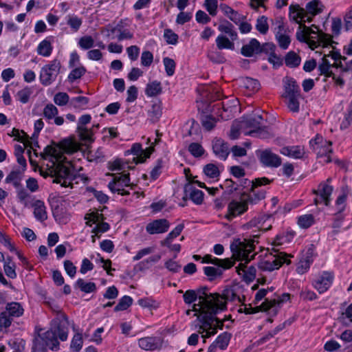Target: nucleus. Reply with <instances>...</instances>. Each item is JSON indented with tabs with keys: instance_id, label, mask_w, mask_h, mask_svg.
I'll return each mask as SVG.
<instances>
[{
	"instance_id": "60",
	"label": "nucleus",
	"mask_w": 352,
	"mask_h": 352,
	"mask_svg": "<svg viewBox=\"0 0 352 352\" xmlns=\"http://www.w3.org/2000/svg\"><path fill=\"white\" fill-rule=\"evenodd\" d=\"M163 63L166 75L168 76H172L175 74L176 67V63L175 60L169 57H164L163 58Z\"/></svg>"
},
{
	"instance_id": "37",
	"label": "nucleus",
	"mask_w": 352,
	"mask_h": 352,
	"mask_svg": "<svg viewBox=\"0 0 352 352\" xmlns=\"http://www.w3.org/2000/svg\"><path fill=\"white\" fill-rule=\"evenodd\" d=\"M333 41L331 35L325 34L322 32H318L316 41H312V49L317 47L318 45L327 47L331 45Z\"/></svg>"
},
{
	"instance_id": "47",
	"label": "nucleus",
	"mask_w": 352,
	"mask_h": 352,
	"mask_svg": "<svg viewBox=\"0 0 352 352\" xmlns=\"http://www.w3.org/2000/svg\"><path fill=\"white\" fill-rule=\"evenodd\" d=\"M230 338V333L228 332H223L217 338L214 342L215 344L218 346V348H219L221 350H224L227 348Z\"/></svg>"
},
{
	"instance_id": "36",
	"label": "nucleus",
	"mask_w": 352,
	"mask_h": 352,
	"mask_svg": "<svg viewBox=\"0 0 352 352\" xmlns=\"http://www.w3.org/2000/svg\"><path fill=\"white\" fill-rule=\"evenodd\" d=\"M234 41H232L230 38H229L223 34H219L215 40L217 47L220 50L224 49L234 50Z\"/></svg>"
},
{
	"instance_id": "13",
	"label": "nucleus",
	"mask_w": 352,
	"mask_h": 352,
	"mask_svg": "<svg viewBox=\"0 0 352 352\" xmlns=\"http://www.w3.org/2000/svg\"><path fill=\"white\" fill-rule=\"evenodd\" d=\"M130 186L129 174H123L115 176L113 179L108 184L109 188L113 192H117L121 195H129V191L126 187Z\"/></svg>"
},
{
	"instance_id": "55",
	"label": "nucleus",
	"mask_w": 352,
	"mask_h": 352,
	"mask_svg": "<svg viewBox=\"0 0 352 352\" xmlns=\"http://www.w3.org/2000/svg\"><path fill=\"white\" fill-rule=\"evenodd\" d=\"M60 148L67 153H73L78 151L77 144L71 140H64L60 142Z\"/></svg>"
},
{
	"instance_id": "39",
	"label": "nucleus",
	"mask_w": 352,
	"mask_h": 352,
	"mask_svg": "<svg viewBox=\"0 0 352 352\" xmlns=\"http://www.w3.org/2000/svg\"><path fill=\"white\" fill-rule=\"evenodd\" d=\"M162 91V84L157 80L148 82L145 89V94L148 97H155Z\"/></svg>"
},
{
	"instance_id": "38",
	"label": "nucleus",
	"mask_w": 352,
	"mask_h": 352,
	"mask_svg": "<svg viewBox=\"0 0 352 352\" xmlns=\"http://www.w3.org/2000/svg\"><path fill=\"white\" fill-rule=\"evenodd\" d=\"M219 8L223 14L226 15L234 23L238 24L241 21V14H239L236 11L233 10L229 6L225 3H221L219 5Z\"/></svg>"
},
{
	"instance_id": "8",
	"label": "nucleus",
	"mask_w": 352,
	"mask_h": 352,
	"mask_svg": "<svg viewBox=\"0 0 352 352\" xmlns=\"http://www.w3.org/2000/svg\"><path fill=\"white\" fill-rule=\"evenodd\" d=\"M61 68L60 62L54 59L48 64L45 65L41 69L39 80L43 86L52 85L56 79Z\"/></svg>"
},
{
	"instance_id": "15",
	"label": "nucleus",
	"mask_w": 352,
	"mask_h": 352,
	"mask_svg": "<svg viewBox=\"0 0 352 352\" xmlns=\"http://www.w3.org/2000/svg\"><path fill=\"white\" fill-rule=\"evenodd\" d=\"M256 155L261 163L266 167L277 168L282 163L281 158L270 149L259 151Z\"/></svg>"
},
{
	"instance_id": "3",
	"label": "nucleus",
	"mask_w": 352,
	"mask_h": 352,
	"mask_svg": "<svg viewBox=\"0 0 352 352\" xmlns=\"http://www.w3.org/2000/svg\"><path fill=\"white\" fill-rule=\"evenodd\" d=\"M258 236L254 235V239H234L230 244L232 257L235 260L245 261V263L254 259L256 255L254 252L255 243H258L255 238H257Z\"/></svg>"
},
{
	"instance_id": "46",
	"label": "nucleus",
	"mask_w": 352,
	"mask_h": 352,
	"mask_svg": "<svg viewBox=\"0 0 352 352\" xmlns=\"http://www.w3.org/2000/svg\"><path fill=\"white\" fill-rule=\"evenodd\" d=\"M16 265L12 261L11 257L8 256L7 257L4 265H3V270L7 276H8L10 278H15L16 277V273L15 271Z\"/></svg>"
},
{
	"instance_id": "26",
	"label": "nucleus",
	"mask_w": 352,
	"mask_h": 352,
	"mask_svg": "<svg viewBox=\"0 0 352 352\" xmlns=\"http://www.w3.org/2000/svg\"><path fill=\"white\" fill-rule=\"evenodd\" d=\"M295 234L296 233L293 230H285L280 232L274 238L272 243V248L278 249V247L285 243H290L293 240Z\"/></svg>"
},
{
	"instance_id": "24",
	"label": "nucleus",
	"mask_w": 352,
	"mask_h": 352,
	"mask_svg": "<svg viewBox=\"0 0 352 352\" xmlns=\"http://www.w3.org/2000/svg\"><path fill=\"white\" fill-rule=\"evenodd\" d=\"M277 28L276 30V38L278 41L279 46L284 50L288 48L291 40L288 35L283 33L284 31V25L281 21H277L276 22Z\"/></svg>"
},
{
	"instance_id": "58",
	"label": "nucleus",
	"mask_w": 352,
	"mask_h": 352,
	"mask_svg": "<svg viewBox=\"0 0 352 352\" xmlns=\"http://www.w3.org/2000/svg\"><path fill=\"white\" fill-rule=\"evenodd\" d=\"M256 29L262 34H266L269 30L267 17L261 16L256 20Z\"/></svg>"
},
{
	"instance_id": "21",
	"label": "nucleus",
	"mask_w": 352,
	"mask_h": 352,
	"mask_svg": "<svg viewBox=\"0 0 352 352\" xmlns=\"http://www.w3.org/2000/svg\"><path fill=\"white\" fill-rule=\"evenodd\" d=\"M138 346L146 351H155L161 348L162 342L160 338L147 336L140 338L138 341Z\"/></svg>"
},
{
	"instance_id": "20",
	"label": "nucleus",
	"mask_w": 352,
	"mask_h": 352,
	"mask_svg": "<svg viewBox=\"0 0 352 352\" xmlns=\"http://www.w3.org/2000/svg\"><path fill=\"white\" fill-rule=\"evenodd\" d=\"M58 110L53 104H47L43 110V115L45 119L50 123L54 120V123L57 126H60L64 123V118L62 116H58Z\"/></svg>"
},
{
	"instance_id": "5",
	"label": "nucleus",
	"mask_w": 352,
	"mask_h": 352,
	"mask_svg": "<svg viewBox=\"0 0 352 352\" xmlns=\"http://www.w3.org/2000/svg\"><path fill=\"white\" fill-rule=\"evenodd\" d=\"M51 175L52 177H54V183L60 184L64 187L70 185L75 177L74 170L71 163L60 160L54 162V168L51 170Z\"/></svg>"
},
{
	"instance_id": "18",
	"label": "nucleus",
	"mask_w": 352,
	"mask_h": 352,
	"mask_svg": "<svg viewBox=\"0 0 352 352\" xmlns=\"http://www.w3.org/2000/svg\"><path fill=\"white\" fill-rule=\"evenodd\" d=\"M184 196L183 199L184 200L189 199L197 205L202 204L204 201V192L194 187L192 184L188 183L184 186Z\"/></svg>"
},
{
	"instance_id": "17",
	"label": "nucleus",
	"mask_w": 352,
	"mask_h": 352,
	"mask_svg": "<svg viewBox=\"0 0 352 352\" xmlns=\"http://www.w3.org/2000/svg\"><path fill=\"white\" fill-rule=\"evenodd\" d=\"M170 225L167 219H159L148 223L146 226V230L150 234H162L168 230Z\"/></svg>"
},
{
	"instance_id": "53",
	"label": "nucleus",
	"mask_w": 352,
	"mask_h": 352,
	"mask_svg": "<svg viewBox=\"0 0 352 352\" xmlns=\"http://www.w3.org/2000/svg\"><path fill=\"white\" fill-rule=\"evenodd\" d=\"M83 344L82 336L80 333H76L72 338L70 349L73 352H78L81 350Z\"/></svg>"
},
{
	"instance_id": "57",
	"label": "nucleus",
	"mask_w": 352,
	"mask_h": 352,
	"mask_svg": "<svg viewBox=\"0 0 352 352\" xmlns=\"http://www.w3.org/2000/svg\"><path fill=\"white\" fill-rule=\"evenodd\" d=\"M300 96H289L285 98L287 100V106L289 111L293 113H298L300 110V103L298 99Z\"/></svg>"
},
{
	"instance_id": "25",
	"label": "nucleus",
	"mask_w": 352,
	"mask_h": 352,
	"mask_svg": "<svg viewBox=\"0 0 352 352\" xmlns=\"http://www.w3.org/2000/svg\"><path fill=\"white\" fill-rule=\"evenodd\" d=\"M241 53L245 57H251L254 54L261 53V44L256 38H252L250 42L244 45Z\"/></svg>"
},
{
	"instance_id": "52",
	"label": "nucleus",
	"mask_w": 352,
	"mask_h": 352,
	"mask_svg": "<svg viewBox=\"0 0 352 352\" xmlns=\"http://www.w3.org/2000/svg\"><path fill=\"white\" fill-rule=\"evenodd\" d=\"M87 72L86 68L80 65L74 68L68 75V80L71 82H74L76 80L80 78Z\"/></svg>"
},
{
	"instance_id": "28",
	"label": "nucleus",
	"mask_w": 352,
	"mask_h": 352,
	"mask_svg": "<svg viewBox=\"0 0 352 352\" xmlns=\"http://www.w3.org/2000/svg\"><path fill=\"white\" fill-rule=\"evenodd\" d=\"M237 272L239 275L243 276V280L248 283L252 282L256 277V270L252 265L248 267L241 263L237 267Z\"/></svg>"
},
{
	"instance_id": "23",
	"label": "nucleus",
	"mask_w": 352,
	"mask_h": 352,
	"mask_svg": "<svg viewBox=\"0 0 352 352\" xmlns=\"http://www.w3.org/2000/svg\"><path fill=\"white\" fill-rule=\"evenodd\" d=\"M202 263H211L223 270L230 269L234 265V261L227 258L224 259L212 257L210 254H206L202 257Z\"/></svg>"
},
{
	"instance_id": "50",
	"label": "nucleus",
	"mask_w": 352,
	"mask_h": 352,
	"mask_svg": "<svg viewBox=\"0 0 352 352\" xmlns=\"http://www.w3.org/2000/svg\"><path fill=\"white\" fill-rule=\"evenodd\" d=\"M133 303V299L129 296H124L120 300L117 305L114 307L115 311H124L127 309Z\"/></svg>"
},
{
	"instance_id": "33",
	"label": "nucleus",
	"mask_w": 352,
	"mask_h": 352,
	"mask_svg": "<svg viewBox=\"0 0 352 352\" xmlns=\"http://www.w3.org/2000/svg\"><path fill=\"white\" fill-rule=\"evenodd\" d=\"M52 37H47L42 41L37 47V53L44 57L50 56L53 50L52 45Z\"/></svg>"
},
{
	"instance_id": "19",
	"label": "nucleus",
	"mask_w": 352,
	"mask_h": 352,
	"mask_svg": "<svg viewBox=\"0 0 352 352\" xmlns=\"http://www.w3.org/2000/svg\"><path fill=\"white\" fill-rule=\"evenodd\" d=\"M212 151L215 156L221 160H226L230 152L228 144L221 138L213 140Z\"/></svg>"
},
{
	"instance_id": "62",
	"label": "nucleus",
	"mask_w": 352,
	"mask_h": 352,
	"mask_svg": "<svg viewBox=\"0 0 352 352\" xmlns=\"http://www.w3.org/2000/svg\"><path fill=\"white\" fill-rule=\"evenodd\" d=\"M184 228V223L177 225L170 233H168L166 239L162 241L161 243H168V241H172L181 234Z\"/></svg>"
},
{
	"instance_id": "32",
	"label": "nucleus",
	"mask_w": 352,
	"mask_h": 352,
	"mask_svg": "<svg viewBox=\"0 0 352 352\" xmlns=\"http://www.w3.org/2000/svg\"><path fill=\"white\" fill-rule=\"evenodd\" d=\"M280 153L295 159H300L304 155V150L300 146H285L280 149Z\"/></svg>"
},
{
	"instance_id": "48",
	"label": "nucleus",
	"mask_w": 352,
	"mask_h": 352,
	"mask_svg": "<svg viewBox=\"0 0 352 352\" xmlns=\"http://www.w3.org/2000/svg\"><path fill=\"white\" fill-rule=\"evenodd\" d=\"M32 93L33 90L31 87H25L16 93V97L20 102L25 104L28 102Z\"/></svg>"
},
{
	"instance_id": "12",
	"label": "nucleus",
	"mask_w": 352,
	"mask_h": 352,
	"mask_svg": "<svg viewBox=\"0 0 352 352\" xmlns=\"http://www.w3.org/2000/svg\"><path fill=\"white\" fill-rule=\"evenodd\" d=\"M331 181L332 179L329 177L326 181L320 183L317 190H314V193L318 196L314 199L315 205L318 206L322 203H324L327 206L330 205L331 201V195L333 191V187L330 185Z\"/></svg>"
},
{
	"instance_id": "45",
	"label": "nucleus",
	"mask_w": 352,
	"mask_h": 352,
	"mask_svg": "<svg viewBox=\"0 0 352 352\" xmlns=\"http://www.w3.org/2000/svg\"><path fill=\"white\" fill-rule=\"evenodd\" d=\"M221 297L223 298V302H225V305H226V301H234V302H241L242 301L245 300V297L243 296L242 298L236 294L234 290L232 289H226L224 291L223 295L221 296Z\"/></svg>"
},
{
	"instance_id": "49",
	"label": "nucleus",
	"mask_w": 352,
	"mask_h": 352,
	"mask_svg": "<svg viewBox=\"0 0 352 352\" xmlns=\"http://www.w3.org/2000/svg\"><path fill=\"white\" fill-rule=\"evenodd\" d=\"M314 223V217L311 214L300 216L298 218V224L302 228L307 229Z\"/></svg>"
},
{
	"instance_id": "61",
	"label": "nucleus",
	"mask_w": 352,
	"mask_h": 352,
	"mask_svg": "<svg viewBox=\"0 0 352 352\" xmlns=\"http://www.w3.org/2000/svg\"><path fill=\"white\" fill-rule=\"evenodd\" d=\"M161 258V256L159 254L153 255L150 256L149 258L140 262L136 267H138L140 270H143L145 269H148L151 263H155L158 262Z\"/></svg>"
},
{
	"instance_id": "41",
	"label": "nucleus",
	"mask_w": 352,
	"mask_h": 352,
	"mask_svg": "<svg viewBox=\"0 0 352 352\" xmlns=\"http://www.w3.org/2000/svg\"><path fill=\"white\" fill-rule=\"evenodd\" d=\"M67 24L71 28L72 32H77L82 24V19L76 14H69L66 16Z\"/></svg>"
},
{
	"instance_id": "11",
	"label": "nucleus",
	"mask_w": 352,
	"mask_h": 352,
	"mask_svg": "<svg viewBox=\"0 0 352 352\" xmlns=\"http://www.w3.org/2000/svg\"><path fill=\"white\" fill-rule=\"evenodd\" d=\"M271 181L267 177L256 178L252 183L250 192H243L250 205L257 204L260 201L265 198L266 191L263 189H257L258 187L270 184Z\"/></svg>"
},
{
	"instance_id": "34",
	"label": "nucleus",
	"mask_w": 352,
	"mask_h": 352,
	"mask_svg": "<svg viewBox=\"0 0 352 352\" xmlns=\"http://www.w3.org/2000/svg\"><path fill=\"white\" fill-rule=\"evenodd\" d=\"M218 30L228 36L232 40L236 41L238 38V34L234 30V25L228 21H224L218 26Z\"/></svg>"
},
{
	"instance_id": "14",
	"label": "nucleus",
	"mask_w": 352,
	"mask_h": 352,
	"mask_svg": "<svg viewBox=\"0 0 352 352\" xmlns=\"http://www.w3.org/2000/svg\"><path fill=\"white\" fill-rule=\"evenodd\" d=\"M153 146H151L143 150L142 145L140 143H135L132 145L131 148L124 152L125 155L132 154L134 155L133 162L135 164L143 163L147 158L150 157L153 152Z\"/></svg>"
},
{
	"instance_id": "30",
	"label": "nucleus",
	"mask_w": 352,
	"mask_h": 352,
	"mask_svg": "<svg viewBox=\"0 0 352 352\" xmlns=\"http://www.w3.org/2000/svg\"><path fill=\"white\" fill-rule=\"evenodd\" d=\"M284 89V98L300 96V88L293 78H289L285 82Z\"/></svg>"
},
{
	"instance_id": "27",
	"label": "nucleus",
	"mask_w": 352,
	"mask_h": 352,
	"mask_svg": "<svg viewBox=\"0 0 352 352\" xmlns=\"http://www.w3.org/2000/svg\"><path fill=\"white\" fill-rule=\"evenodd\" d=\"M289 18L291 20L294 21L296 23L300 24L302 23V20L307 16V12L305 10L301 8L298 4L290 5L289 8Z\"/></svg>"
},
{
	"instance_id": "1",
	"label": "nucleus",
	"mask_w": 352,
	"mask_h": 352,
	"mask_svg": "<svg viewBox=\"0 0 352 352\" xmlns=\"http://www.w3.org/2000/svg\"><path fill=\"white\" fill-rule=\"evenodd\" d=\"M208 291L206 287L195 291L197 293L199 303L193 305V310L196 312L195 315H198L197 319L201 323L198 333L204 338L214 335L217 329H222L223 321L215 316L226 309V305L221 295L216 293L210 294Z\"/></svg>"
},
{
	"instance_id": "59",
	"label": "nucleus",
	"mask_w": 352,
	"mask_h": 352,
	"mask_svg": "<svg viewBox=\"0 0 352 352\" xmlns=\"http://www.w3.org/2000/svg\"><path fill=\"white\" fill-rule=\"evenodd\" d=\"M78 45L82 50H87L94 46V40L91 36H84L79 38Z\"/></svg>"
},
{
	"instance_id": "31",
	"label": "nucleus",
	"mask_w": 352,
	"mask_h": 352,
	"mask_svg": "<svg viewBox=\"0 0 352 352\" xmlns=\"http://www.w3.org/2000/svg\"><path fill=\"white\" fill-rule=\"evenodd\" d=\"M110 32L111 34H114L116 32L119 33L117 36L118 41L131 39L133 37V33H131L128 29L124 28L122 21H120L115 27L112 28Z\"/></svg>"
},
{
	"instance_id": "7",
	"label": "nucleus",
	"mask_w": 352,
	"mask_h": 352,
	"mask_svg": "<svg viewBox=\"0 0 352 352\" xmlns=\"http://www.w3.org/2000/svg\"><path fill=\"white\" fill-rule=\"evenodd\" d=\"M23 313L24 309L21 303L17 302L7 303L5 310L0 314V331L10 327L14 318L22 316Z\"/></svg>"
},
{
	"instance_id": "6",
	"label": "nucleus",
	"mask_w": 352,
	"mask_h": 352,
	"mask_svg": "<svg viewBox=\"0 0 352 352\" xmlns=\"http://www.w3.org/2000/svg\"><path fill=\"white\" fill-rule=\"evenodd\" d=\"M272 252L265 259L258 263V268L262 271L272 272L279 269L282 265L291 263L289 258L292 257L291 254H287L280 252L279 249L272 248Z\"/></svg>"
},
{
	"instance_id": "29",
	"label": "nucleus",
	"mask_w": 352,
	"mask_h": 352,
	"mask_svg": "<svg viewBox=\"0 0 352 352\" xmlns=\"http://www.w3.org/2000/svg\"><path fill=\"white\" fill-rule=\"evenodd\" d=\"M34 217L40 221H44L47 219L46 207L43 201L36 200L32 204Z\"/></svg>"
},
{
	"instance_id": "22",
	"label": "nucleus",
	"mask_w": 352,
	"mask_h": 352,
	"mask_svg": "<svg viewBox=\"0 0 352 352\" xmlns=\"http://www.w3.org/2000/svg\"><path fill=\"white\" fill-rule=\"evenodd\" d=\"M290 299V295L289 294H283L279 300H265L262 303V308L265 311H268L270 314H276L278 311V309L280 305L286 302Z\"/></svg>"
},
{
	"instance_id": "2",
	"label": "nucleus",
	"mask_w": 352,
	"mask_h": 352,
	"mask_svg": "<svg viewBox=\"0 0 352 352\" xmlns=\"http://www.w3.org/2000/svg\"><path fill=\"white\" fill-rule=\"evenodd\" d=\"M55 324L48 331L38 335V338L34 340L33 350H45L48 346L52 351H57L59 349L58 337L62 341H65L68 337V333L59 323L54 321Z\"/></svg>"
},
{
	"instance_id": "9",
	"label": "nucleus",
	"mask_w": 352,
	"mask_h": 352,
	"mask_svg": "<svg viewBox=\"0 0 352 352\" xmlns=\"http://www.w3.org/2000/svg\"><path fill=\"white\" fill-rule=\"evenodd\" d=\"M249 202L243 192L239 197L232 199L228 205L226 219L228 221L241 216L248 210Z\"/></svg>"
},
{
	"instance_id": "4",
	"label": "nucleus",
	"mask_w": 352,
	"mask_h": 352,
	"mask_svg": "<svg viewBox=\"0 0 352 352\" xmlns=\"http://www.w3.org/2000/svg\"><path fill=\"white\" fill-rule=\"evenodd\" d=\"M241 128L246 130L244 132L245 135L262 139L268 138L270 136L267 127L263 126V116L257 113L243 117Z\"/></svg>"
},
{
	"instance_id": "44",
	"label": "nucleus",
	"mask_w": 352,
	"mask_h": 352,
	"mask_svg": "<svg viewBox=\"0 0 352 352\" xmlns=\"http://www.w3.org/2000/svg\"><path fill=\"white\" fill-rule=\"evenodd\" d=\"M300 57L293 51L288 52L285 58V65L289 67H298L300 64Z\"/></svg>"
},
{
	"instance_id": "51",
	"label": "nucleus",
	"mask_w": 352,
	"mask_h": 352,
	"mask_svg": "<svg viewBox=\"0 0 352 352\" xmlns=\"http://www.w3.org/2000/svg\"><path fill=\"white\" fill-rule=\"evenodd\" d=\"M204 272L210 280H213L218 276H221L223 274V270L219 267L216 268L214 267L207 266L204 267Z\"/></svg>"
},
{
	"instance_id": "42",
	"label": "nucleus",
	"mask_w": 352,
	"mask_h": 352,
	"mask_svg": "<svg viewBox=\"0 0 352 352\" xmlns=\"http://www.w3.org/2000/svg\"><path fill=\"white\" fill-rule=\"evenodd\" d=\"M327 56L324 55L322 59V63L318 65V70L320 75H324L327 77H331L333 74L331 70L332 67H334V63L331 65L329 61L327 59Z\"/></svg>"
},
{
	"instance_id": "54",
	"label": "nucleus",
	"mask_w": 352,
	"mask_h": 352,
	"mask_svg": "<svg viewBox=\"0 0 352 352\" xmlns=\"http://www.w3.org/2000/svg\"><path fill=\"white\" fill-rule=\"evenodd\" d=\"M162 108L160 104H153L148 111L150 120L153 122H157L162 116Z\"/></svg>"
},
{
	"instance_id": "56",
	"label": "nucleus",
	"mask_w": 352,
	"mask_h": 352,
	"mask_svg": "<svg viewBox=\"0 0 352 352\" xmlns=\"http://www.w3.org/2000/svg\"><path fill=\"white\" fill-rule=\"evenodd\" d=\"M139 305L144 308L157 309L160 306V303L151 297L143 298L138 300Z\"/></svg>"
},
{
	"instance_id": "43",
	"label": "nucleus",
	"mask_w": 352,
	"mask_h": 352,
	"mask_svg": "<svg viewBox=\"0 0 352 352\" xmlns=\"http://www.w3.org/2000/svg\"><path fill=\"white\" fill-rule=\"evenodd\" d=\"M76 285L85 293H91L96 292L97 289L96 285L93 282H86L82 278H78L76 283Z\"/></svg>"
},
{
	"instance_id": "10",
	"label": "nucleus",
	"mask_w": 352,
	"mask_h": 352,
	"mask_svg": "<svg viewBox=\"0 0 352 352\" xmlns=\"http://www.w3.org/2000/svg\"><path fill=\"white\" fill-rule=\"evenodd\" d=\"M313 142H314V145L312 144L314 151L316 153L317 157L322 160L320 162L324 164L331 162L333 153L331 142L323 140L322 137L318 135L314 140L310 141V144H312Z\"/></svg>"
},
{
	"instance_id": "64",
	"label": "nucleus",
	"mask_w": 352,
	"mask_h": 352,
	"mask_svg": "<svg viewBox=\"0 0 352 352\" xmlns=\"http://www.w3.org/2000/svg\"><path fill=\"white\" fill-rule=\"evenodd\" d=\"M77 131L81 140L88 142H91L94 141V132L91 129H88L85 127L77 129Z\"/></svg>"
},
{
	"instance_id": "63",
	"label": "nucleus",
	"mask_w": 352,
	"mask_h": 352,
	"mask_svg": "<svg viewBox=\"0 0 352 352\" xmlns=\"http://www.w3.org/2000/svg\"><path fill=\"white\" fill-rule=\"evenodd\" d=\"M188 151L195 157H199L204 155L205 150L200 144L193 142L188 146Z\"/></svg>"
},
{
	"instance_id": "40",
	"label": "nucleus",
	"mask_w": 352,
	"mask_h": 352,
	"mask_svg": "<svg viewBox=\"0 0 352 352\" xmlns=\"http://www.w3.org/2000/svg\"><path fill=\"white\" fill-rule=\"evenodd\" d=\"M323 6L319 0H312L307 3L306 12H308L311 16H316L322 12Z\"/></svg>"
},
{
	"instance_id": "16",
	"label": "nucleus",
	"mask_w": 352,
	"mask_h": 352,
	"mask_svg": "<svg viewBox=\"0 0 352 352\" xmlns=\"http://www.w3.org/2000/svg\"><path fill=\"white\" fill-rule=\"evenodd\" d=\"M333 280V274L328 272H323L322 274L313 282L312 285L320 294H322L331 287Z\"/></svg>"
},
{
	"instance_id": "35",
	"label": "nucleus",
	"mask_w": 352,
	"mask_h": 352,
	"mask_svg": "<svg viewBox=\"0 0 352 352\" xmlns=\"http://www.w3.org/2000/svg\"><path fill=\"white\" fill-rule=\"evenodd\" d=\"M24 171L16 168L13 169L6 177L5 182L7 184H12L15 187H19L21 185Z\"/></svg>"
}]
</instances>
